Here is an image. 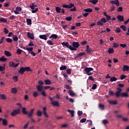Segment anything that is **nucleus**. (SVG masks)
Segmentation results:
<instances>
[{
    "instance_id": "54",
    "label": "nucleus",
    "mask_w": 129,
    "mask_h": 129,
    "mask_svg": "<svg viewBox=\"0 0 129 129\" xmlns=\"http://www.w3.org/2000/svg\"><path fill=\"white\" fill-rule=\"evenodd\" d=\"M103 124H107L108 123V120L107 119H104L102 121Z\"/></svg>"
},
{
    "instance_id": "26",
    "label": "nucleus",
    "mask_w": 129,
    "mask_h": 129,
    "mask_svg": "<svg viewBox=\"0 0 129 129\" xmlns=\"http://www.w3.org/2000/svg\"><path fill=\"white\" fill-rule=\"evenodd\" d=\"M68 112L71 113L72 117H74V113H75L74 110H71L70 109H68Z\"/></svg>"
},
{
    "instance_id": "16",
    "label": "nucleus",
    "mask_w": 129,
    "mask_h": 129,
    "mask_svg": "<svg viewBox=\"0 0 129 129\" xmlns=\"http://www.w3.org/2000/svg\"><path fill=\"white\" fill-rule=\"evenodd\" d=\"M86 51L88 52V53H91V52H93V51L92 50V49L91 48H90V47H89V45H87L86 46Z\"/></svg>"
},
{
    "instance_id": "24",
    "label": "nucleus",
    "mask_w": 129,
    "mask_h": 129,
    "mask_svg": "<svg viewBox=\"0 0 129 129\" xmlns=\"http://www.w3.org/2000/svg\"><path fill=\"white\" fill-rule=\"evenodd\" d=\"M122 70H123V71H126V72L128 71L129 67L126 65L123 66Z\"/></svg>"
},
{
    "instance_id": "4",
    "label": "nucleus",
    "mask_w": 129,
    "mask_h": 129,
    "mask_svg": "<svg viewBox=\"0 0 129 129\" xmlns=\"http://www.w3.org/2000/svg\"><path fill=\"white\" fill-rule=\"evenodd\" d=\"M84 71L86 73L87 75H92V73H90V71H93V68H85Z\"/></svg>"
},
{
    "instance_id": "45",
    "label": "nucleus",
    "mask_w": 129,
    "mask_h": 129,
    "mask_svg": "<svg viewBox=\"0 0 129 129\" xmlns=\"http://www.w3.org/2000/svg\"><path fill=\"white\" fill-rule=\"evenodd\" d=\"M69 93L71 96H74L75 95V93H74L72 90H70Z\"/></svg>"
},
{
    "instance_id": "33",
    "label": "nucleus",
    "mask_w": 129,
    "mask_h": 129,
    "mask_svg": "<svg viewBox=\"0 0 129 129\" xmlns=\"http://www.w3.org/2000/svg\"><path fill=\"white\" fill-rule=\"evenodd\" d=\"M90 3H92L93 5H96L98 3V0H89Z\"/></svg>"
},
{
    "instance_id": "37",
    "label": "nucleus",
    "mask_w": 129,
    "mask_h": 129,
    "mask_svg": "<svg viewBox=\"0 0 129 129\" xmlns=\"http://www.w3.org/2000/svg\"><path fill=\"white\" fill-rule=\"evenodd\" d=\"M84 11L86 13H92V9L90 8H87V9H84Z\"/></svg>"
},
{
    "instance_id": "47",
    "label": "nucleus",
    "mask_w": 129,
    "mask_h": 129,
    "mask_svg": "<svg viewBox=\"0 0 129 129\" xmlns=\"http://www.w3.org/2000/svg\"><path fill=\"white\" fill-rule=\"evenodd\" d=\"M97 26H103V23L101 22V21H98L97 22Z\"/></svg>"
},
{
    "instance_id": "36",
    "label": "nucleus",
    "mask_w": 129,
    "mask_h": 129,
    "mask_svg": "<svg viewBox=\"0 0 129 129\" xmlns=\"http://www.w3.org/2000/svg\"><path fill=\"white\" fill-rule=\"evenodd\" d=\"M22 111L23 114H26V115L28 114V112L27 111L26 108L25 107L22 108Z\"/></svg>"
},
{
    "instance_id": "22",
    "label": "nucleus",
    "mask_w": 129,
    "mask_h": 129,
    "mask_svg": "<svg viewBox=\"0 0 129 129\" xmlns=\"http://www.w3.org/2000/svg\"><path fill=\"white\" fill-rule=\"evenodd\" d=\"M108 103L110 104H113L114 105H115L116 104H117V101H116V100H115V101L110 100V101H108Z\"/></svg>"
},
{
    "instance_id": "1",
    "label": "nucleus",
    "mask_w": 129,
    "mask_h": 129,
    "mask_svg": "<svg viewBox=\"0 0 129 129\" xmlns=\"http://www.w3.org/2000/svg\"><path fill=\"white\" fill-rule=\"evenodd\" d=\"M30 71H32V70L29 67H21L18 71V73L23 75L24 72H30Z\"/></svg>"
},
{
    "instance_id": "30",
    "label": "nucleus",
    "mask_w": 129,
    "mask_h": 129,
    "mask_svg": "<svg viewBox=\"0 0 129 129\" xmlns=\"http://www.w3.org/2000/svg\"><path fill=\"white\" fill-rule=\"evenodd\" d=\"M31 6H30V8L31 10H35V8H37V5H35V3H32Z\"/></svg>"
},
{
    "instance_id": "61",
    "label": "nucleus",
    "mask_w": 129,
    "mask_h": 129,
    "mask_svg": "<svg viewBox=\"0 0 129 129\" xmlns=\"http://www.w3.org/2000/svg\"><path fill=\"white\" fill-rule=\"evenodd\" d=\"M122 119L123 120V121H128V118H126V117H122Z\"/></svg>"
},
{
    "instance_id": "10",
    "label": "nucleus",
    "mask_w": 129,
    "mask_h": 129,
    "mask_svg": "<svg viewBox=\"0 0 129 129\" xmlns=\"http://www.w3.org/2000/svg\"><path fill=\"white\" fill-rule=\"evenodd\" d=\"M110 3L112 5H115L117 7H119V2L118 0L111 1Z\"/></svg>"
},
{
    "instance_id": "59",
    "label": "nucleus",
    "mask_w": 129,
    "mask_h": 129,
    "mask_svg": "<svg viewBox=\"0 0 129 129\" xmlns=\"http://www.w3.org/2000/svg\"><path fill=\"white\" fill-rule=\"evenodd\" d=\"M73 7H74V4L71 3L69 5V9H72V8H73Z\"/></svg>"
},
{
    "instance_id": "9",
    "label": "nucleus",
    "mask_w": 129,
    "mask_h": 129,
    "mask_svg": "<svg viewBox=\"0 0 129 129\" xmlns=\"http://www.w3.org/2000/svg\"><path fill=\"white\" fill-rule=\"evenodd\" d=\"M61 45L63 46V48H66V47H67V48H69V49H70V50L71 45L69 44L68 42H63L62 43H61Z\"/></svg>"
},
{
    "instance_id": "35",
    "label": "nucleus",
    "mask_w": 129,
    "mask_h": 129,
    "mask_svg": "<svg viewBox=\"0 0 129 129\" xmlns=\"http://www.w3.org/2000/svg\"><path fill=\"white\" fill-rule=\"evenodd\" d=\"M26 22L28 26H30V25H32V20L31 19H27L26 20Z\"/></svg>"
},
{
    "instance_id": "62",
    "label": "nucleus",
    "mask_w": 129,
    "mask_h": 129,
    "mask_svg": "<svg viewBox=\"0 0 129 129\" xmlns=\"http://www.w3.org/2000/svg\"><path fill=\"white\" fill-rule=\"evenodd\" d=\"M4 32L5 34H9V30H8V29H7L6 28H4Z\"/></svg>"
},
{
    "instance_id": "41",
    "label": "nucleus",
    "mask_w": 129,
    "mask_h": 129,
    "mask_svg": "<svg viewBox=\"0 0 129 129\" xmlns=\"http://www.w3.org/2000/svg\"><path fill=\"white\" fill-rule=\"evenodd\" d=\"M113 48H118V47H119V44L118 43H113Z\"/></svg>"
},
{
    "instance_id": "29",
    "label": "nucleus",
    "mask_w": 129,
    "mask_h": 129,
    "mask_svg": "<svg viewBox=\"0 0 129 129\" xmlns=\"http://www.w3.org/2000/svg\"><path fill=\"white\" fill-rule=\"evenodd\" d=\"M2 23H8V20L5 18H2L0 19V22Z\"/></svg>"
},
{
    "instance_id": "64",
    "label": "nucleus",
    "mask_w": 129,
    "mask_h": 129,
    "mask_svg": "<svg viewBox=\"0 0 129 129\" xmlns=\"http://www.w3.org/2000/svg\"><path fill=\"white\" fill-rule=\"evenodd\" d=\"M117 12H122V7H118L117 9Z\"/></svg>"
},
{
    "instance_id": "50",
    "label": "nucleus",
    "mask_w": 129,
    "mask_h": 129,
    "mask_svg": "<svg viewBox=\"0 0 129 129\" xmlns=\"http://www.w3.org/2000/svg\"><path fill=\"white\" fill-rule=\"evenodd\" d=\"M6 41L8 43H12L13 42V39L10 38H6Z\"/></svg>"
},
{
    "instance_id": "19",
    "label": "nucleus",
    "mask_w": 129,
    "mask_h": 129,
    "mask_svg": "<svg viewBox=\"0 0 129 129\" xmlns=\"http://www.w3.org/2000/svg\"><path fill=\"white\" fill-rule=\"evenodd\" d=\"M40 39H42V40H45V41H47V37L46 35H39Z\"/></svg>"
},
{
    "instance_id": "57",
    "label": "nucleus",
    "mask_w": 129,
    "mask_h": 129,
    "mask_svg": "<svg viewBox=\"0 0 129 129\" xmlns=\"http://www.w3.org/2000/svg\"><path fill=\"white\" fill-rule=\"evenodd\" d=\"M120 47H121V48H125L126 47V44H119Z\"/></svg>"
},
{
    "instance_id": "5",
    "label": "nucleus",
    "mask_w": 129,
    "mask_h": 129,
    "mask_svg": "<svg viewBox=\"0 0 129 129\" xmlns=\"http://www.w3.org/2000/svg\"><path fill=\"white\" fill-rule=\"evenodd\" d=\"M121 91H122V89L121 88L118 87L117 88V92L115 93V95L117 97H119L121 95Z\"/></svg>"
},
{
    "instance_id": "48",
    "label": "nucleus",
    "mask_w": 129,
    "mask_h": 129,
    "mask_svg": "<svg viewBox=\"0 0 129 129\" xmlns=\"http://www.w3.org/2000/svg\"><path fill=\"white\" fill-rule=\"evenodd\" d=\"M117 80V78H115V77H113L110 78V81H116Z\"/></svg>"
},
{
    "instance_id": "7",
    "label": "nucleus",
    "mask_w": 129,
    "mask_h": 129,
    "mask_svg": "<svg viewBox=\"0 0 129 129\" xmlns=\"http://www.w3.org/2000/svg\"><path fill=\"white\" fill-rule=\"evenodd\" d=\"M42 113L45 116V117H49V115L47 113V107H43L42 108Z\"/></svg>"
},
{
    "instance_id": "34",
    "label": "nucleus",
    "mask_w": 129,
    "mask_h": 129,
    "mask_svg": "<svg viewBox=\"0 0 129 129\" xmlns=\"http://www.w3.org/2000/svg\"><path fill=\"white\" fill-rule=\"evenodd\" d=\"M86 53L85 52H80L79 53H78L77 55V57H81L82 56H84L86 55Z\"/></svg>"
},
{
    "instance_id": "40",
    "label": "nucleus",
    "mask_w": 129,
    "mask_h": 129,
    "mask_svg": "<svg viewBox=\"0 0 129 129\" xmlns=\"http://www.w3.org/2000/svg\"><path fill=\"white\" fill-rule=\"evenodd\" d=\"M99 107L101 109V110H104V105H102V104H99Z\"/></svg>"
},
{
    "instance_id": "23",
    "label": "nucleus",
    "mask_w": 129,
    "mask_h": 129,
    "mask_svg": "<svg viewBox=\"0 0 129 129\" xmlns=\"http://www.w3.org/2000/svg\"><path fill=\"white\" fill-rule=\"evenodd\" d=\"M2 123L3 125L7 126V125H8V120L6 119H3L2 120Z\"/></svg>"
},
{
    "instance_id": "27",
    "label": "nucleus",
    "mask_w": 129,
    "mask_h": 129,
    "mask_svg": "<svg viewBox=\"0 0 129 129\" xmlns=\"http://www.w3.org/2000/svg\"><path fill=\"white\" fill-rule=\"evenodd\" d=\"M7 60H8V58H6L4 56L0 57L1 62H6Z\"/></svg>"
},
{
    "instance_id": "32",
    "label": "nucleus",
    "mask_w": 129,
    "mask_h": 129,
    "mask_svg": "<svg viewBox=\"0 0 129 129\" xmlns=\"http://www.w3.org/2000/svg\"><path fill=\"white\" fill-rule=\"evenodd\" d=\"M13 39L14 42H18L19 40V38L18 37V36H17V35H13Z\"/></svg>"
},
{
    "instance_id": "38",
    "label": "nucleus",
    "mask_w": 129,
    "mask_h": 129,
    "mask_svg": "<svg viewBox=\"0 0 129 129\" xmlns=\"http://www.w3.org/2000/svg\"><path fill=\"white\" fill-rule=\"evenodd\" d=\"M101 22L103 23V24H105V23H106L107 22V21L106 20V19H105V18H102L101 19Z\"/></svg>"
},
{
    "instance_id": "49",
    "label": "nucleus",
    "mask_w": 129,
    "mask_h": 129,
    "mask_svg": "<svg viewBox=\"0 0 129 129\" xmlns=\"http://www.w3.org/2000/svg\"><path fill=\"white\" fill-rule=\"evenodd\" d=\"M125 78H126V76L124 75H122L120 76V79L121 80H123V79H125Z\"/></svg>"
},
{
    "instance_id": "51",
    "label": "nucleus",
    "mask_w": 129,
    "mask_h": 129,
    "mask_svg": "<svg viewBox=\"0 0 129 129\" xmlns=\"http://www.w3.org/2000/svg\"><path fill=\"white\" fill-rule=\"evenodd\" d=\"M96 88H97V85H96V84H93L92 87V89H93V90H94L96 89Z\"/></svg>"
},
{
    "instance_id": "15",
    "label": "nucleus",
    "mask_w": 129,
    "mask_h": 129,
    "mask_svg": "<svg viewBox=\"0 0 129 129\" xmlns=\"http://www.w3.org/2000/svg\"><path fill=\"white\" fill-rule=\"evenodd\" d=\"M51 104L53 106H57V107H59V102L57 101L51 102Z\"/></svg>"
},
{
    "instance_id": "63",
    "label": "nucleus",
    "mask_w": 129,
    "mask_h": 129,
    "mask_svg": "<svg viewBox=\"0 0 129 129\" xmlns=\"http://www.w3.org/2000/svg\"><path fill=\"white\" fill-rule=\"evenodd\" d=\"M80 121L81 123L85 122L86 121V118H82V119L80 120Z\"/></svg>"
},
{
    "instance_id": "14",
    "label": "nucleus",
    "mask_w": 129,
    "mask_h": 129,
    "mask_svg": "<svg viewBox=\"0 0 129 129\" xmlns=\"http://www.w3.org/2000/svg\"><path fill=\"white\" fill-rule=\"evenodd\" d=\"M36 89H37V91H39V92H42V91L43 90V86L38 85V86H36Z\"/></svg>"
},
{
    "instance_id": "18",
    "label": "nucleus",
    "mask_w": 129,
    "mask_h": 129,
    "mask_svg": "<svg viewBox=\"0 0 129 129\" xmlns=\"http://www.w3.org/2000/svg\"><path fill=\"white\" fill-rule=\"evenodd\" d=\"M11 92L13 94H16V93H18V90H17V88H12L11 89Z\"/></svg>"
},
{
    "instance_id": "56",
    "label": "nucleus",
    "mask_w": 129,
    "mask_h": 129,
    "mask_svg": "<svg viewBox=\"0 0 129 129\" xmlns=\"http://www.w3.org/2000/svg\"><path fill=\"white\" fill-rule=\"evenodd\" d=\"M22 50L20 49H18L17 50V54H19V55H21V54H22Z\"/></svg>"
},
{
    "instance_id": "52",
    "label": "nucleus",
    "mask_w": 129,
    "mask_h": 129,
    "mask_svg": "<svg viewBox=\"0 0 129 129\" xmlns=\"http://www.w3.org/2000/svg\"><path fill=\"white\" fill-rule=\"evenodd\" d=\"M106 18L107 22H108V21H110V20H111V16L109 15H108L107 17H106Z\"/></svg>"
},
{
    "instance_id": "8",
    "label": "nucleus",
    "mask_w": 129,
    "mask_h": 129,
    "mask_svg": "<svg viewBox=\"0 0 129 129\" xmlns=\"http://www.w3.org/2000/svg\"><path fill=\"white\" fill-rule=\"evenodd\" d=\"M34 111H35V109H31L30 112H27V115L28 117H32L34 114Z\"/></svg>"
},
{
    "instance_id": "58",
    "label": "nucleus",
    "mask_w": 129,
    "mask_h": 129,
    "mask_svg": "<svg viewBox=\"0 0 129 129\" xmlns=\"http://www.w3.org/2000/svg\"><path fill=\"white\" fill-rule=\"evenodd\" d=\"M16 10L18 12H22V8L18 7L16 8Z\"/></svg>"
},
{
    "instance_id": "28",
    "label": "nucleus",
    "mask_w": 129,
    "mask_h": 129,
    "mask_svg": "<svg viewBox=\"0 0 129 129\" xmlns=\"http://www.w3.org/2000/svg\"><path fill=\"white\" fill-rule=\"evenodd\" d=\"M108 52L109 54H113L114 53V50L112 48H110L108 50Z\"/></svg>"
},
{
    "instance_id": "42",
    "label": "nucleus",
    "mask_w": 129,
    "mask_h": 129,
    "mask_svg": "<svg viewBox=\"0 0 129 129\" xmlns=\"http://www.w3.org/2000/svg\"><path fill=\"white\" fill-rule=\"evenodd\" d=\"M33 95L34 97H37L39 96V93H38V92H33Z\"/></svg>"
},
{
    "instance_id": "17",
    "label": "nucleus",
    "mask_w": 129,
    "mask_h": 129,
    "mask_svg": "<svg viewBox=\"0 0 129 129\" xmlns=\"http://www.w3.org/2000/svg\"><path fill=\"white\" fill-rule=\"evenodd\" d=\"M57 38H58L57 34H52L49 36V39H51V40H54V39H56Z\"/></svg>"
},
{
    "instance_id": "53",
    "label": "nucleus",
    "mask_w": 129,
    "mask_h": 129,
    "mask_svg": "<svg viewBox=\"0 0 129 129\" xmlns=\"http://www.w3.org/2000/svg\"><path fill=\"white\" fill-rule=\"evenodd\" d=\"M41 95L44 97H45V96H47V94L46 93V92H45V91H43L41 92Z\"/></svg>"
},
{
    "instance_id": "20",
    "label": "nucleus",
    "mask_w": 129,
    "mask_h": 129,
    "mask_svg": "<svg viewBox=\"0 0 129 129\" xmlns=\"http://www.w3.org/2000/svg\"><path fill=\"white\" fill-rule=\"evenodd\" d=\"M43 114V112L40 110H37L36 112V115H37L39 117H41L42 116V114Z\"/></svg>"
},
{
    "instance_id": "11",
    "label": "nucleus",
    "mask_w": 129,
    "mask_h": 129,
    "mask_svg": "<svg viewBox=\"0 0 129 129\" xmlns=\"http://www.w3.org/2000/svg\"><path fill=\"white\" fill-rule=\"evenodd\" d=\"M27 37L31 39V40H34L35 39V36H34V33H31L30 32L27 33Z\"/></svg>"
},
{
    "instance_id": "46",
    "label": "nucleus",
    "mask_w": 129,
    "mask_h": 129,
    "mask_svg": "<svg viewBox=\"0 0 129 129\" xmlns=\"http://www.w3.org/2000/svg\"><path fill=\"white\" fill-rule=\"evenodd\" d=\"M5 70H6V67L0 66V71L3 72V71H5Z\"/></svg>"
},
{
    "instance_id": "2",
    "label": "nucleus",
    "mask_w": 129,
    "mask_h": 129,
    "mask_svg": "<svg viewBox=\"0 0 129 129\" xmlns=\"http://www.w3.org/2000/svg\"><path fill=\"white\" fill-rule=\"evenodd\" d=\"M80 46V44H79V42L74 41L72 45H71L70 50L71 51H77V48H79Z\"/></svg>"
},
{
    "instance_id": "3",
    "label": "nucleus",
    "mask_w": 129,
    "mask_h": 129,
    "mask_svg": "<svg viewBox=\"0 0 129 129\" xmlns=\"http://www.w3.org/2000/svg\"><path fill=\"white\" fill-rule=\"evenodd\" d=\"M21 113V110L20 109H14L11 112L12 116H16V115H18V114H20Z\"/></svg>"
},
{
    "instance_id": "13",
    "label": "nucleus",
    "mask_w": 129,
    "mask_h": 129,
    "mask_svg": "<svg viewBox=\"0 0 129 129\" xmlns=\"http://www.w3.org/2000/svg\"><path fill=\"white\" fill-rule=\"evenodd\" d=\"M117 19L118 20V21H119V22H123V21H124L123 16L121 15H118L117 16Z\"/></svg>"
},
{
    "instance_id": "25",
    "label": "nucleus",
    "mask_w": 129,
    "mask_h": 129,
    "mask_svg": "<svg viewBox=\"0 0 129 129\" xmlns=\"http://www.w3.org/2000/svg\"><path fill=\"white\" fill-rule=\"evenodd\" d=\"M23 49H24V50H27V51H28L29 53H31V52H32L33 51V47H27L26 48V47L23 48Z\"/></svg>"
},
{
    "instance_id": "60",
    "label": "nucleus",
    "mask_w": 129,
    "mask_h": 129,
    "mask_svg": "<svg viewBox=\"0 0 129 129\" xmlns=\"http://www.w3.org/2000/svg\"><path fill=\"white\" fill-rule=\"evenodd\" d=\"M115 32H116V33H120V28H116Z\"/></svg>"
},
{
    "instance_id": "31",
    "label": "nucleus",
    "mask_w": 129,
    "mask_h": 129,
    "mask_svg": "<svg viewBox=\"0 0 129 129\" xmlns=\"http://www.w3.org/2000/svg\"><path fill=\"white\" fill-rule=\"evenodd\" d=\"M55 11L57 14H60L61 13V8L59 7H56L55 8Z\"/></svg>"
},
{
    "instance_id": "43",
    "label": "nucleus",
    "mask_w": 129,
    "mask_h": 129,
    "mask_svg": "<svg viewBox=\"0 0 129 129\" xmlns=\"http://www.w3.org/2000/svg\"><path fill=\"white\" fill-rule=\"evenodd\" d=\"M120 28L121 29H122V30H123V31H126V27H125V26H124V25H121L120 26Z\"/></svg>"
},
{
    "instance_id": "44",
    "label": "nucleus",
    "mask_w": 129,
    "mask_h": 129,
    "mask_svg": "<svg viewBox=\"0 0 129 129\" xmlns=\"http://www.w3.org/2000/svg\"><path fill=\"white\" fill-rule=\"evenodd\" d=\"M47 44H48V45H51V46H53V41L51 40H47Z\"/></svg>"
},
{
    "instance_id": "39",
    "label": "nucleus",
    "mask_w": 129,
    "mask_h": 129,
    "mask_svg": "<svg viewBox=\"0 0 129 129\" xmlns=\"http://www.w3.org/2000/svg\"><path fill=\"white\" fill-rule=\"evenodd\" d=\"M59 69L61 71L66 70L67 69V67H66V66H62L59 68Z\"/></svg>"
},
{
    "instance_id": "21",
    "label": "nucleus",
    "mask_w": 129,
    "mask_h": 129,
    "mask_svg": "<svg viewBox=\"0 0 129 129\" xmlns=\"http://www.w3.org/2000/svg\"><path fill=\"white\" fill-rule=\"evenodd\" d=\"M4 53L5 55H6V56H7V57H11V56H12V53H11L9 51H5Z\"/></svg>"
},
{
    "instance_id": "12",
    "label": "nucleus",
    "mask_w": 129,
    "mask_h": 129,
    "mask_svg": "<svg viewBox=\"0 0 129 129\" xmlns=\"http://www.w3.org/2000/svg\"><path fill=\"white\" fill-rule=\"evenodd\" d=\"M120 96H121V97H128V93H127V92H122L121 93V95H120Z\"/></svg>"
},
{
    "instance_id": "6",
    "label": "nucleus",
    "mask_w": 129,
    "mask_h": 129,
    "mask_svg": "<svg viewBox=\"0 0 129 129\" xmlns=\"http://www.w3.org/2000/svg\"><path fill=\"white\" fill-rule=\"evenodd\" d=\"M19 65H20V63H16L14 61H10L9 62L10 67H12V68H15H15L18 67Z\"/></svg>"
},
{
    "instance_id": "55",
    "label": "nucleus",
    "mask_w": 129,
    "mask_h": 129,
    "mask_svg": "<svg viewBox=\"0 0 129 129\" xmlns=\"http://www.w3.org/2000/svg\"><path fill=\"white\" fill-rule=\"evenodd\" d=\"M66 20L67 21H72V17H67V18H66Z\"/></svg>"
}]
</instances>
